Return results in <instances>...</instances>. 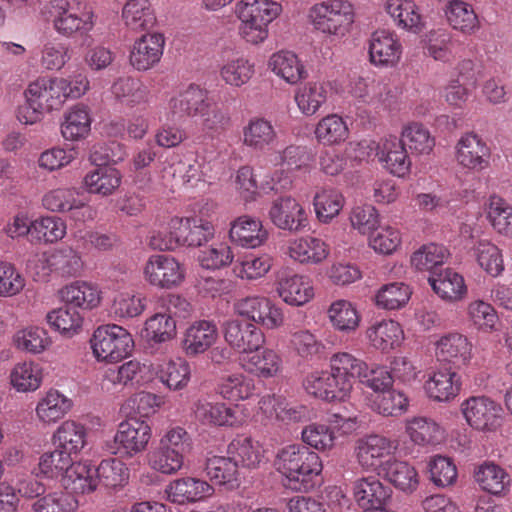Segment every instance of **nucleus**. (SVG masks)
<instances>
[{
	"label": "nucleus",
	"mask_w": 512,
	"mask_h": 512,
	"mask_svg": "<svg viewBox=\"0 0 512 512\" xmlns=\"http://www.w3.org/2000/svg\"><path fill=\"white\" fill-rule=\"evenodd\" d=\"M90 90V80L82 72L69 76L42 75L23 90V102L14 110L15 119L24 126L41 123L47 114L59 112L67 101L78 100Z\"/></svg>",
	"instance_id": "f257e3e1"
},
{
	"label": "nucleus",
	"mask_w": 512,
	"mask_h": 512,
	"mask_svg": "<svg viewBox=\"0 0 512 512\" xmlns=\"http://www.w3.org/2000/svg\"><path fill=\"white\" fill-rule=\"evenodd\" d=\"M274 466L284 485L295 491L313 488L323 470L319 454L301 444H288L280 448Z\"/></svg>",
	"instance_id": "f03ea898"
},
{
	"label": "nucleus",
	"mask_w": 512,
	"mask_h": 512,
	"mask_svg": "<svg viewBox=\"0 0 512 512\" xmlns=\"http://www.w3.org/2000/svg\"><path fill=\"white\" fill-rule=\"evenodd\" d=\"M233 11L240 38L258 46L268 39L269 25L282 13V5L274 0H238Z\"/></svg>",
	"instance_id": "7ed1b4c3"
},
{
	"label": "nucleus",
	"mask_w": 512,
	"mask_h": 512,
	"mask_svg": "<svg viewBox=\"0 0 512 512\" xmlns=\"http://www.w3.org/2000/svg\"><path fill=\"white\" fill-rule=\"evenodd\" d=\"M51 8L52 27L64 38L87 35L96 25L97 16L84 0H54Z\"/></svg>",
	"instance_id": "20e7f679"
},
{
	"label": "nucleus",
	"mask_w": 512,
	"mask_h": 512,
	"mask_svg": "<svg viewBox=\"0 0 512 512\" xmlns=\"http://www.w3.org/2000/svg\"><path fill=\"white\" fill-rule=\"evenodd\" d=\"M313 28L332 38L346 36L355 21L354 5L347 0H326L314 4L308 13Z\"/></svg>",
	"instance_id": "39448f33"
},
{
	"label": "nucleus",
	"mask_w": 512,
	"mask_h": 512,
	"mask_svg": "<svg viewBox=\"0 0 512 512\" xmlns=\"http://www.w3.org/2000/svg\"><path fill=\"white\" fill-rule=\"evenodd\" d=\"M90 347L98 362L116 363L132 352L134 340L124 327L106 324L94 330Z\"/></svg>",
	"instance_id": "423d86ee"
},
{
	"label": "nucleus",
	"mask_w": 512,
	"mask_h": 512,
	"mask_svg": "<svg viewBox=\"0 0 512 512\" xmlns=\"http://www.w3.org/2000/svg\"><path fill=\"white\" fill-rule=\"evenodd\" d=\"M152 437L150 425L142 420L132 418L119 423L113 440L107 442L105 449L113 455L133 458L144 452Z\"/></svg>",
	"instance_id": "0eeeda50"
},
{
	"label": "nucleus",
	"mask_w": 512,
	"mask_h": 512,
	"mask_svg": "<svg viewBox=\"0 0 512 512\" xmlns=\"http://www.w3.org/2000/svg\"><path fill=\"white\" fill-rule=\"evenodd\" d=\"M397 444L388 437L379 434L364 435L356 439L353 457L365 472L380 473L384 465L395 455Z\"/></svg>",
	"instance_id": "6e6552de"
},
{
	"label": "nucleus",
	"mask_w": 512,
	"mask_h": 512,
	"mask_svg": "<svg viewBox=\"0 0 512 512\" xmlns=\"http://www.w3.org/2000/svg\"><path fill=\"white\" fill-rule=\"evenodd\" d=\"M216 160L206 155L188 153L184 157L173 154L166 158L162 167L164 179H179L183 183L211 179L215 175Z\"/></svg>",
	"instance_id": "1a4fd4ad"
},
{
	"label": "nucleus",
	"mask_w": 512,
	"mask_h": 512,
	"mask_svg": "<svg viewBox=\"0 0 512 512\" xmlns=\"http://www.w3.org/2000/svg\"><path fill=\"white\" fill-rule=\"evenodd\" d=\"M237 315L266 330H278L285 323L283 308L268 297L251 295L234 303Z\"/></svg>",
	"instance_id": "9d476101"
},
{
	"label": "nucleus",
	"mask_w": 512,
	"mask_h": 512,
	"mask_svg": "<svg viewBox=\"0 0 512 512\" xmlns=\"http://www.w3.org/2000/svg\"><path fill=\"white\" fill-rule=\"evenodd\" d=\"M142 275L150 286L159 289H173L184 282L186 267L174 256L153 254L144 263Z\"/></svg>",
	"instance_id": "9b49d317"
},
{
	"label": "nucleus",
	"mask_w": 512,
	"mask_h": 512,
	"mask_svg": "<svg viewBox=\"0 0 512 512\" xmlns=\"http://www.w3.org/2000/svg\"><path fill=\"white\" fill-rule=\"evenodd\" d=\"M43 207L51 212H70L74 220L86 221L94 218L93 208L88 198L75 187H56L42 197Z\"/></svg>",
	"instance_id": "f8f14e48"
},
{
	"label": "nucleus",
	"mask_w": 512,
	"mask_h": 512,
	"mask_svg": "<svg viewBox=\"0 0 512 512\" xmlns=\"http://www.w3.org/2000/svg\"><path fill=\"white\" fill-rule=\"evenodd\" d=\"M431 343L435 358L455 368L467 366L474 356L472 340L458 331L435 335Z\"/></svg>",
	"instance_id": "ddd939ff"
},
{
	"label": "nucleus",
	"mask_w": 512,
	"mask_h": 512,
	"mask_svg": "<svg viewBox=\"0 0 512 512\" xmlns=\"http://www.w3.org/2000/svg\"><path fill=\"white\" fill-rule=\"evenodd\" d=\"M461 412L467 424L480 432H495L503 422V409L485 396H472L461 403Z\"/></svg>",
	"instance_id": "4468645a"
},
{
	"label": "nucleus",
	"mask_w": 512,
	"mask_h": 512,
	"mask_svg": "<svg viewBox=\"0 0 512 512\" xmlns=\"http://www.w3.org/2000/svg\"><path fill=\"white\" fill-rule=\"evenodd\" d=\"M305 392L327 402L346 401L352 392V384L345 378H338L331 370H315L303 380Z\"/></svg>",
	"instance_id": "2eb2a0df"
},
{
	"label": "nucleus",
	"mask_w": 512,
	"mask_h": 512,
	"mask_svg": "<svg viewBox=\"0 0 512 512\" xmlns=\"http://www.w3.org/2000/svg\"><path fill=\"white\" fill-rule=\"evenodd\" d=\"M274 287L278 297L293 307L304 306L315 296L312 281L289 267H282L276 271Z\"/></svg>",
	"instance_id": "dca6fc26"
},
{
	"label": "nucleus",
	"mask_w": 512,
	"mask_h": 512,
	"mask_svg": "<svg viewBox=\"0 0 512 512\" xmlns=\"http://www.w3.org/2000/svg\"><path fill=\"white\" fill-rule=\"evenodd\" d=\"M193 414L203 425L235 427L245 420L244 408L240 405L229 406L223 402H214L200 398L193 404Z\"/></svg>",
	"instance_id": "f3484780"
},
{
	"label": "nucleus",
	"mask_w": 512,
	"mask_h": 512,
	"mask_svg": "<svg viewBox=\"0 0 512 512\" xmlns=\"http://www.w3.org/2000/svg\"><path fill=\"white\" fill-rule=\"evenodd\" d=\"M268 217L280 230L301 232L308 226V214L304 206L293 196L283 195L271 202Z\"/></svg>",
	"instance_id": "a211bd4d"
},
{
	"label": "nucleus",
	"mask_w": 512,
	"mask_h": 512,
	"mask_svg": "<svg viewBox=\"0 0 512 512\" xmlns=\"http://www.w3.org/2000/svg\"><path fill=\"white\" fill-rule=\"evenodd\" d=\"M370 63L377 68H393L402 58L403 46L393 31L378 29L374 31L368 42Z\"/></svg>",
	"instance_id": "6ab92c4d"
},
{
	"label": "nucleus",
	"mask_w": 512,
	"mask_h": 512,
	"mask_svg": "<svg viewBox=\"0 0 512 512\" xmlns=\"http://www.w3.org/2000/svg\"><path fill=\"white\" fill-rule=\"evenodd\" d=\"M224 340L230 348L246 355L261 348L265 343V334L251 321L240 319L226 320L222 325Z\"/></svg>",
	"instance_id": "aec40b11"
},
{
	"label": "nucleus",
	"mask_w": 512,
	"mask_h": 512,
	"mask_svg": "<svg viewBox=\"0 0 512 512\" xmlns=\"http://www.w3.org/2000/svg\"><path fill=\"white\" fill-rule=\"evenodd\" d=\"M259 411L267 419L277 420L286 424L311 420V409L300 403H292L281 394H267L258 402Z\"/></svg>",
	"instance_id": "412c9836"
},
{
	"label": "nucleus",
	"mask_w": 512,
	"mask_h": 512,
	"mask_svg": "<svg viewBox=\"0 0 512 512\" xmlns=\"http://www.w3.org/2000/svg\"><path fill=\"white\" fill-rule=\"evenodd\" d=\"M165 36L148 32L136 38L129 52V63L137 71L145 72L156 67L164 53Z\"/></svg>",
	"instance_id": "4be33fe9"
},
{
	"label": "nucleus",
	"mask_w": 512,
	"mask_h": 512,
	"mask_svg": "<svg viewBox=\"0 0 512 512\" xmlns=\"http://www.w3.org/2000/svg\"><path fill=\"white\" fill-rule=\"evenodd\" d=\"M282 251L288 259L301 265H319L330 254L329 245L321 238L311 235L288 239Z\"/></svg>",
	"instance_id": "5701e85b"
},
{
	"label": "nucleus",
	"mask_w": 512,
	"mask_h": 512,
	"mask_svg": "<svg viewBox=\"0 0 512 512\" xmlns=\"http://www.w3.org/2000/svg\"><path fill=\"white\" fill-rule=\"evenodd\" d=\"M491 152L486 142L477 134H463L455 145V160L465 170L479 172L490 163Z\"/></svg>",
	"instance_id": "b1692460"
},
{
	"label": "nucleus",
	"mask_w": 512,
	"mask_h": 512,
	"mask_svg": "<svg viewBox=\"0 0 512 512\" xmlns=\"http://www.w3.org/2000/svg\"><path fill=\"white\" fill-rule=\"evenodd\" d=\"M219 338L214 321L200 319L191 322L183 332L182 351L188 357H197L209 351Z\"/></svg>",
	"instance_id": "393cba45"
},
{
	"label": "nucleus",
	"mask_w": 512,
	"mask_h": 512,
	"mask_svg": "<svg viewBox=\"0 0 512 512\" xmlns=\"http://www.w3.org/2000/svg\"><path fill=\"white\" fill-rule=\"evenodd\" d=\"M72 407L71 398L58 389L50 388L36 402L35 421L42 427H52L64 419Z\"/></svg>",
	"instance_id": "a878e982"
},
{
	"label": "nucleus",
	"mask_w": 512,
	"mask_h": 512,
	"mask_svg": "<svg viewBox=\"0 0 512 512\" xmlns=\"http://www.w3.org/2000/svg\"><path fill=\"white\" fill-rule=\"evenodd\" d=\"M240 365L244 371L259 379H271L283 372V359L273 348H257L240 357Z\"/></svg>",
	"instance_id": "bb28decb"
},
{
	"label": "nucleus",
	"mask_w": 512,
	"mask_h": 512,
	"mask_svg": "<svg viewBox=\"0 0 512 512\" xmlns=\"http://www.w3.org/2000/svg\"><path fill=\"white\" fill-rule=\"evenodd\" d=\"M215 490L207 481L182 477L171 481L165 488L168 501L178 505H185L205 501L213 496Z\"/></svg>",
	"instance_id": "cd10ccee"
},
{
	"label": "nucleus",
	"mask_w": 512,
	"mask_h": 512,
	"mask_svg": "<svg viewBox=\"0 0 512 512\" xmlns=\"http://www.w3.org/2000/svg\"><path fill=\"white\" fill-rule=\"evenodd\" d=\"M376 156L392 175L400 178L409 175L412 163L407 149L396 136L381 139L376 146Z\"/></svg>",
	"instance_id": "c85d7f7f"
},
{
	"label": "nucleus",
	"mask_w": 512,
	"mask_h": 512,
	"mask_svg": "<svg viewBox=\"0 0 512 512\" xmlns=\"http://www.w3.org/2000/svg\"><path fill=\"white\" fill-rule=\"evenodd\" d=\"M352 493L356 504L362 510L387 506L392 497L391 488L373 475L356 479L353 483Z\"/></svg>",
	"instance_id": "c756f323"
},
{
	"label": "nucleus",
	"mask_w": 512,
	"mask_h": 512,
	"mask_svg": "<svg viewBox=\"0 0 512 512\" xmlns=\"http://www.w3.org/2000/svg\"><path fill=\"white\" fill-rule=\"evenodd\" d=\"M473 478L479 488L492 496L504 497L511 489V477L500 465L493 461H484L473 471Z\"/></svg>",
	"instance_id": "7c9ffc66"
},
{
	"label": "nucleus",
	"mask_w": 512,
	"mask_h": 512,
	"mask_svg": "<svg viewBox=\"0 0 512 512\" xmlns=\"http://www.w3.org/2000/svg\"><path fill=\"white\" fill-rule=\"evenodd\" d=\"M92 114L90 108L77 103L66 109L60 121V134L64 140L77 142L86 139L91 132Z\"/></svg>",
	"instance_id": "2f4dec72"
},
{
	"label": "nucleus",
	"mask_w": 512,
	"mask_h": 512,
	"mask_svg": "<svg viewBox=\"0 0 512 512\" xmlns=\"http://www.w3.org/2000/svg\"><path fill=\"white\" fill-rule=\"evenodd\" d=\"M348 94L359 103L380 107L389 104L392 90L384 81L356 77L349 82Z\"/></svg>",
	"instance_id": "473e14b6"
},
{
	"label": "nucleus",
	"mask_w": 512,
	"mask_h": 512,
	"mask_svg": "<svg viewBox=\"0 0 512 512\" xmlns=\"http://www.w3.org/2000/svg\"><path fill=\"white\" fill-rule=\"evenodd\" d=\"M268 235L262 221L249 215L236 218L229 231L232 242L248 249L262 246L267 241Z\"/></svg>",
	"instance_id": "72a5a7b5"
},
{
	"label": "nucleus",
	"mask_w": 512,
	"mask_h": 512,
	"mask_svg": "<svg viewBox=\"0 0 512 512\" xmlns=\"http://www.w3.org/2000/svg\"><path fill=\"white\" fill-rule=\"evenodd\" d=\"M207 94L200 87L189 85L183 91L172 96L168 101L167 117L171 121L195 118L200 112Z\"/></svg>",
	"instance_id": "f704fd0d"
},
{
	"label": "nucleus",
	"mask_w": 512,
	"mask_h": 512,
	"mask_svg": "<svg viewBox=\"0 0 512 512\" xmlns=\"http://www.w3.org/2000/svg\"><path fill=\"white\" fill-rule=\"evenodd\" d=\"M44 369L34 360H22L9 370L8 383L17 393L36 392L43 384Z\"/></svg>",
	"instance_id": "c9c22d12"
},
{
	"label": "nucleus",
	"mask_w": 512,
	"mask_h": 512,
	"mask_svg": "<svg viewBox=\"0 0 512 512\" xmlns=\"http://www.w3.org/2000/svg\"><path fill=\"white\" fill-rule=\"evenodd\" d=\"M155 374L159 382L173 392L185 390L192 378L191 366L183 357L164 359L156 365Z\"/></svg>",
	"instance_id": "e433bc0d"
},
{
	"label": "nucleus",
	"mask_w": 512,
	"mask_h": 512,
	"mask_svg": "<svg viewBox=\"0 0 512 512\" xmlns=\"http://www.w3.org/2000/svg\"><path fill=\"white\" fill-rule=\"evenodd\" d=\"M121 183L122 174L118 169L99 164L84 175L82 187L89 194L108 197L117 191Z\"/></svg>",
	"instance_id": "4c0bfd02"
},
{
	"label": "nucleus",
	"mask_w": 512,
	"mask_h": 512,
	"mask_svg": "<svg viewBox=\"0 0 512 512\" xmlns=\"http://www.w3.org/2000/svg\"><path fill=\"white\" fill-rule=\"evenodd\" d=\"M366 338L371 347L388 353L397 349L404 341L405 335L401 325L391 319L376 321L366 330Z\"/></svg>",
	"instance_id": "58836bf2"
},
{
	"label": "nucleus",
	"mask_w": 512,
	"mask_h": 512,
	"mask_svg": "<svg viewBox=\"0 0 512 512\" xmlns=\"http://www.w3.org/2000/svg\"><path fill=\"white\" fill-rule=\"evenodd\" d=\"M461 377L449 368L439 369L430 374L424 388L428 397L437 402H449L461 390Z\"/></svg>",
	"instance_id": "ea45409f"
},
{
	"label": "nucleus",
	"mask_w": 512,
	"mask_h": 512,
	"mask_svg": "<svg viewBox=\"0 0 512 512\" xmlns=\"http://www.w3.org/2000/svg\"><path fill=\"white\" fill-rule=\"evenodd\" d=\"M59 295L64 303L82 310L95 309L102 300V291L98 285L83 280L65 285L60 289Z\"/></svg>",
	"instance_id": "a19ab883"
},
{
	"label": "nucleus",
	"mask_w": 512,
	"mask_h": 512,
	"mask_svg": "<svg viewBox=\"0 0 512 512\" xmlns=\"http://www.w3.org/2000/svg\"><path fill=\"white\" fill-rule=\"evenodd\" d=\"M124 27L133 33L149 31L156 24V15L150 0H127L121 10Z\"/></svg>",
	"instance_id": "79ce46f5"
},
{
	"label": "nucleus",
	"mask_w": 512,
	"mask_h": 512,
	"mask_svg": "<svg viewBox=\"0 0 512 512\" xmlns=\"http://www.w3.org/2000/svg\"><path fill=\"white\" fill-rule=\"evenodd\" d=\"M52 442L72 456H77L88 443V429L76 420H65L53 432Z\"/></svg>",
	"instance_id": "37998d69"
},
{
	"label": "nucleus",
	"mask_w": 512,
	"mask_h": 512,
	"mask_svg": "<svg viewBox=\"0 0 512 512\" xmlns=\"http://www.w3.org/2000/svg\"><path fill=\"white\" fill-rule=\"evenodd\" d=\"M448 25L463 35L475 34L480 22L473 6L464 0H449L443 8Z\"/></svg>",
	"instance_id": "c03bdc74"
},
{
	"label": "nucleus",
	"mask_w": 512,
	"mask_h": 512,
	"mask_svg": "<svg viewBox=\"0 0 512 512\" xmlns=\"http://www.w3.org/2000/svg\"><path fill=\"white\" fill-rule=\"evenodd\" d=\"M227 454L234 459L237 466L255 469L267 462L264 447L247 436H237L227 447Z\"/></svg>",
	"instance_id": "a18cd8bd"
},
{
	"label": "nucleus",
	"mask_w": 512,
	"mask_h": 512,
	"mask_svg": "<svg viewBox=\"0 0 512 512\" xmlns=\"http://www.w3.org/2000/svg\"><path fill=\"white\" fill-rule=\"evenodd\" d=\"M378 476L407 494L413 493L419 486V475L415 467L397 459L395 455L384 465Z\"/></svg>",
	"instance_id": "49530a36"
},
{
	"label": "nucleus",
	"mask_w": 512,
	"mask_h": 512,
	"mask_svg": "<svg viewBox=\"0 0 512 512\" xmlns=\"http://www.w3.org/2000/svg\"><path fill=\"white\" fill-rule=\"evenodd\" d=\"M242 137L244 146L254 151H264L276 143L278 133L270 120L256 116L243 127Z\"/></svg>",
	"instance_id": "de8ad7c7"
},
{
	"label": "nucleus",
	"mask_w": 512,
	"mask_h": 512,
	"mask_svg": "<svg viewBox=\"0 0 512 512\" xmlns=\"http://www.w3.org/2000/svg\"><path fill=\"white\" fill-rule=\"evenodd\" d=\"M268 69L278 78L290 85H295L306 77V70L298 56L287 50L270 55Z\"/></svg>",
	"instance_id": "09e8293b"
},
{
	"label": "nucleus",
	"mask_w": 512,
	"mask_h": 512,
	"mask_svg": "<svg viewBox=\"0 0 512 512\" xmlns=\"http://www.w3.org/2000/svg\"><path fill=\"white\" fill-rule=\"evenodd\" d=\"M12 343L21 352L40 355L51 348L53 339L44 327L28 325L14 333Z\"/></svg>",
	"instance_id": "8fccbe9b"
},
{
	"label": "nucleus",
	"mask_w": 512,
	"mask_h": 512,
	"mask_svg": "<svg viewBox=\"0 0 512 512\" xmlns=\"http://www.w3.org/2000/svg\"><path fill=\"white\" fill-rule=\"evenodd\" d=\"M384 9L401 29L418 33L424 28L419 7L413 0H386Z\"/></svg>",
	"instance_id": "3c124183"
},
{
	"label": "nucleus",
	"mask_w": 512,
	"mask_h": 512,
	"mask_svg": "<svg viewBox=\"0 0 512 512\" xmlns=\"http://www.w3.org/2000/svg\"><path fill=\"white\" fill-rule=\"evenodd\" d=\"M350 131L346 120L338 114L322 117L314 129L316 141L327 147L339 146L349 138Z\"/></svg>",
	"instance_id": "603ef678"
},
{
	"label": "nucleus",
	"mask_w": 512,
	"mask_h": 512,
	"mask_svg": "<svg viewBox=\"0 0 512 512\" xmlns=\"http://www.w3.org/2000/svg\"><path fill=\"white\" fill-rule=\"evenodd\" d=\"M327 318L334 330L344 334L355 332L361 322L356 305L346 299L331 302L327 309Z\"/></svg>",
	"instance_id": "864d4df0"
},
{
	"label": "nucleus",
	"mask_w": 512,
	"mask_h": 512,
	"mask_svg": "<svg viewBox=\"0 0 512 512\" xmlns=\"http://www.w3.org/2000/svg\"><path fill=\"white\" fill-rule=\"evenodd\" d=\"M45 320L51 330L68 339L81 333L84 322L82 314L68 306L52 309Z\"/></svg>",
	"instance_id": "5fc2aeb1"
},
{
	"label": "nucleus",
	"mask_w": 512,
	"mask_h": 512,
	"mask_svg": "<svg viewBox=\"0 0 512 512\" xmlns=\"http://www.w3.org/2000/svg\"><path fill=\"white\" fill-rule=\"evenodd\" d=\"M398 140L415 156L429 155L435 146V138L429 129L419 122L405 124Z\"/></svg>",
	"instance_id": "6e6d98bb"
},
{
	"label": "nucleus",
	"mask_w": 512,
	"mask_h": 512,
	"mask_svg": "<svg viewBox=\"0 0 512 512\" xmlns=\"http://www.w3.org/2000/svg\"><path fill=\"white\" fill-rule=\"evenodd\" d=\"M272 266L273 258L269 254L247 253L236 259L232 271L241 280L256 281L265 277Z\"/></svg>",
	"instance_id": "4d7b16f0"
},
{
	"label": "nucleus",
	"mask_w": 512,
	"mask_h": 512,
	"mask_svg": "<svg viewBox=\"0 0 512 512\" xmlns=\"http://www.w3.org/2000/svg\"><path fill=\"white\" fill-rule=\"evenodd\" d=\"M177 335L176 321L171 314L159 312L148 317L141 331V336L151 344H163L173 340Z\"/></svg>",
	"instance_id": "13d9d810"
},
{
	"label": "nucleus",
	"mask_w": 512,
	"mask_h": 512,
	"mask_svg": "<svg viewBox=\"0 0 512 512\" xmlns=\"http://www.w3.org/2000/svg\"><path fill=\"white\" fill-rule=\"evenodd\" d=\"M405 431L411 442L418 446L434 445L444 438V430L431 418L412 417L405 422Z\"/></svg>",
	"instance_id": "bf43d9fd"
},
{
	"label": "nucleus",
	"mask_w": 512,
	"mask_h": 512,
	"mask_svg": "<svg viewBox=\"0 0 512 512\" xmlns=\"http://www.w3.org/2000/svg\"><path fill=\"white\" fill-rule=\"evenodd\" d=\"M345 198L343 194L331 187H322L315 192L313 208L320 223L329 224L343 209Z\"/></svg>",
	"instance_id": "052dcab7"
},
{
	"label": "nucleus",
	"mask_w": 512,
	"mask_h": 512,
	"mask_svg": "<svg viewBox=\"0 0 512 512\" xmlns=\"http://www.w3.org/2000/svg\"><path fill=\"white\" fill-rule=\"evenodd\" d=\"M465 315L470 327L479 332L491 333L497 329L498 313L492 304L483 299H474L468 302Z\"/></svg>",
	"instance_id": "680f3d73"
},
{
	"label": "nucleus",
	"mask_w": 512,
	"mask_h": 512,
	"mask_svg": "<svg viewBox=\"0 0 512 512\" xmlns=\"http://www.w3.org/2000/svg\"><path fill=\"white\" fill-rule=\"evenodd\" d=\"M328 89L318 81H310L301 85L294 95L295 103L304 116L315 115L321 106L326 103Z\"/></svg>",
	"instance_id": "e2e57ef3"
},
{
	"label": "nucleus",
	"mask_w": 512,
	"mask_h": 512,
	"mask_svg": "<svg viewBox=\"0 0 512 512\" xmlns=\"http://www.w3.org/2000/svg\"><path fill=\"white\" fill-rule=\"evenodd\" d=\"M269 161L276 167H285L292 172L311 171L312 158L305 146L291 144L274 151L269 155Z\"/></svg>",
	"instance_id": "0e129e2a"
},
{
	"label": "nucleus",
	"mask_w": 512,
	"mask_h": 512,
	"mask_svg": "<svg viewBox=\"0 0 512 512\" xmlns=\"http://www.w3.org/2000/svg\"><path fill=\"white\" fill-rule=\"evenodd\" d=\"M255 391L254 380L242 372H235L221 377L217 392L230 402H238L249 399Z\"/></svg>",
	"instance_id": "69168bd1"
},
{
	"label": "nucleus",
	"mask_w": 512,
	"mask_h": 512,
	"mask_svg": "<svg viewBox=\"0 0 512 512\" xmlns=\"http://www.w3.org/2000/svg\"><path fill=\"white\" fill-rule=\"evenodd\" d=\"M433 291L442 299L459 301L467 294L463 277L451 269H446L436 277L428 279Z\"/></svg>",
	"instance_id": "338daca9"
},
{
	"label": "nucleus",
	"mask_w": 512,
	"mask_h": 512,
	"mask_svg": "<svg viewBox=\"0 0 512 512\" xmlns=\"http://www.w3.org/2000/svg\"><path fill=\"white\" fill-rule=\"evenodd\" d=\"M472 255L478 266L489 276L499 277L504 269V259L500 248L489 240H479L472 248Z\"/></svg>",
	"instance_id": "774afa93"
}]
</instances>
